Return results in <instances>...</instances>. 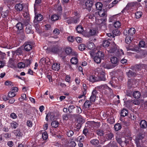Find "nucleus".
Wrapping results in <instances>:
<instances>
[{
	"label": "nucleus",
	"mask_w": 147,
	"mask_h": 147,
	"mask_svg": "<svg viewBox=\"0 0 147 147\" xmlns=\"http://www.w3.org/2000/svg\"><path fill=\"white\" fill-rule=\"evenodd\" d=\"M73 14L75 16L74 17H71L67 20V22L68 24L71 23L76 24L78 23L80 21V15L78 13L77 11H75L73 13Z\"/></svg>",
	"instance_id": "nucleus-1"
},
{
	"label": "nucleus",
	"mask_w": 147,
	"mask_h": 147,
	"mask_svg": "<svg viewBox=\"0 0 147 147\" xmlns=\"http://www.w3.org/2000/svg\"><path fill=\"white\" fill-rule=\"evenodd\" d=\"M104 56V53L101 51H98L96 53L94 57V61L97 63L100 62L101 60L102 59Z\"/></svg>",
	"instance_id": "nucleus-2"
},
{
	"label": "nucleus",
	"mask_w": 147,
	"mask_h": 147,
	"mask_svg": "<svg viewBox=\"0 0 147 147\" xmlns=\"http://www.w3.org/2000/svg\"><path fill=\"white\" fill-rule=\"evenodd\" d=\"M109 49L108 50V52L110 53H116L118 50V47L114 42H113L112 46L109 47Z\"/></svg>",
	"instance_id": "nucleus-3"
},
{
	"label": "nucleus",
	"mask_w": 147,
	"mask_h": 147,
	"mask_svg": "<svg viewBox=\"0 0 147 147\" xmlns=\"http://www.w3.org/2000/svg\"><path fill=\"white\" fill-rule=\"evenodd\" d=\"M87 79L90 82L92 83L99 81L98 78L94 75H91L88 76Z\"/></svg>",
	"instance_id": "nucleus-4"
},
{
	"label": "nucleus",
	"mask_w": 147,
	"mask_h": 147,
	"mask_svg": "<svg viewBox=\"0 0 147 147\" xmlns=\"http://www.w3.org/2000/svg\"><path fill=\"white\" fill-rule=\"evenodd\" d=\"M144 138V136L143 134L138 135L136 138L135 142L136 143L143 142V140Z\"/></svg>",
	"instance_id": "nucleus-5"
},
{
	"label": "nucleus",
	"mask_w": 147,
	"mask_h": 147,
	"mask_svg": "<svg viewBox=\"0 0 147 147\" xmlns=\"http://www.w3.org/2000/svg\"><path fill=\"white\" fill-rule=\"evenodd\" d=\"M97 94V91L95 90H93L92 95L90 98V101L92 102H94L96 98V96Z\"/></svg>",
	"instance_id": "nucleus-6"
},
{
	"label": "nucleus",
	"mask_w": 147,
	"mask_h": 147,
	"mask_svg": "<svg viewBox=\"0 0 147 147\" xmlns=\"http://www.w3.org/2000/svg\"><path fill=\"white\" fill-rule=\"evenodd\" d=\"M42 19V15L40 14H35V19L34 21V23H36L38 21H40Z\"/></svg>",
	"instance_id": "nucleus-7"
},
{
	"label": "nucleus",
	"mask_w": 147,
	"mask_h": 147,
	"mask_svg": "<svg viewBox=\"0 0 147 147\" xmlns=\"http://www.w3.org/2000/svg\"><path fill=\"white\" fill-rule=\"evenodd\" d=\"M111 63L115 65V66H116L118 64L119 60L115 57H113L111 58Z\"/></svg>",
	"instance_id": "nucleus-8"
},
{
	"label": "nucleus",
	"mask_w": 147,
	"mask_h": 147,
	"mask_svg": "<svg viewBox=\"0 0 147 147\" xmlns=\"http://www.w3.org/2000/svg\"><path fill=\"white\" fill-rule=\"evenodd\" d=\"M99 15L101 17L106 18L107 16V11L105 9H101L98 12Z\"/></svg>",
	"instance_id": "nucleus-9"
},
{
	"label": "nucleus",
	"mask_w": 147,
	"mask_h": 147,
	"mask_svg": "<svg viewBox=\"0 0 147 147\" xmlns=\"http://www.w3.org/2000/svg\"><path fill=\"white\" fill-rule=\"evenodd\" d=\"M24 45V49L26 51H29L32 49V46L29 42L25 43Z\"/></svg>",
	"instance_id": "nucleus-10"
},
{
	"label": "nucleus",
	"mask_w": 147,
	"mask_h": 147,
	"mask_svg": "<svg viewBox=\"0 0 147 147\" xmlns=\"http://www.w3.org/2000/svg\"><path fill=\"white\" fill-rule=\"evenodd\" d=\"M94 1V0H87L85 3L86 8L91 7L92 6Z\"/></svg>",
	"instance_id": "nucleus-11"
},
{
	"label": "nucleus",
	"mask_w": 147,
	"mask_h": 147,
	"mask_svg": "<svg viewBox=\"0 0 147 147\" xmlns=\"http://www.w3.org/2000/svg\"><path fill=\"white\" fill-rule=\"evenodd\" d=\"M15 8L17 11H21L22 10L23 6L22 4L18 3L16 5Z\"/></svg>",
	"instance_id": "nucleus-12"
},
{
	"label": "nucleus",
	"mask_w": 147,
	"mask_h": 147,
	"mask_svg": "<svg viewBox=\"0 0 147 147\" xmlns=\"http://www.w3.org/2000/svg\"><path fill=\"white\" fill-rule=\"evenodd\" d=\"M106 21V18H105L104 19H97L96 20V23L98 25H103L105 24Z\"/></svg>",
	"instance_id": "nucleus-13"
},
{
	"label": "nucleus",
	"mask_w": 147,
	"mask_h": 147,
	"mask_svg": "<svg viewBox=\"0 0 147 147\" xmlns=\"http://www.w3.org/2000/svg\"><path fill=\"white\" fill-rule=\"evenodd\" d=\"M25 32L27 34H32L33 31L32 29L31 25H28L27 26L25 30Z\"/></svg>",
	"instance_id": "nucleus-14"
},
{
	"label": "nucleus",
	"mask_w": 147,
	"mask_h": 147,
	"mask_svg": "<svg viewBox=\"0 0 147 147\" xmlns=\"http://www.w3.org/2000/svg\"><path fill=\"white\" fill-rule=\"evenodd\" d=\"M52 69L55 71H58L60 69V64L58 63H54L52 66Z\"/></svg>",
	"instance_id": "nucleus-15"
},
{
	"label": "nucleus",
	"mask_w": 147,
	"mask_h": 147,
	"mask_svg": "<svg viewBox=\"0 0 147 147\" xmlns=\"http://www.w3.org/2000/svg\"><path fill=\"white\" fill-rule=\"evenodd\" d=\"M134 84H135V81L133 80H129L127 83L128 86L129 88H131L132 87H135L136 85Z\"/></svg>",
	"instance_id": "nucleus-16"
},
{
	"label": "nucleus",
	"mask_w": 147,
	"mask_h": 147,
	"mask_svg": "<svg viewBox=\"0 0 147 147\" xmlns=\"http://www.w3.org/2000/svg\"><path fill=\"white\" fill-rule=\"evenodd\" d=\"M27 16V19H24V24L27 26L28 25H30L29 24V15L28 13H26Z\"/></svg>",
	"instance_id": "nucleus-17"
},
{
	"label": "nucleus",
	"mask_w": 147,
	"mask_h": 147,
	"mask_svg": "<svg viewBox=\"0 0 147 147\" xmlns=\"http://www.w3.org/2000/svg\"><path fill=\"white\" fill-rule=\"evenodd\" d=\"M136 32V30L134 28H132L128 30V34L130 36H132Z\"/></svg>",
	"instance_id": "nucleus-18"
},
{
	"label": "nucleus",
	"mask_w": 147,
	"mask_h": 147,
	"mask_svg": "<svg viewBox=\"0 0 147 147\" xmlns=\"http://www.w3.org/2000/svg\"><path fill=\"white\" fill-rule=\"evenodd\" d=\"M105 73L104 72L102 71L100 74V76L98 77V79L99 81H105L106 80V78L105 77Z\"/></svg>",
	"instance_id": "nucleus-19"
},
{
	"label": "nucleus",
	"mask_w": 147,
	"mask_h": 147,
	"mask_svg": "<svg viewBox=\"0 0 147 147\" xmlns=\"http://www.w3.org/2000/svg\"><path fill=\"white\" fill-rule=\"evenodd\" d=\"M98 33L97 29L96 28H92L90 30L89 34L90 36L94 35Z\"/></svg>",
	"instance_id": "nucleus-20"
},
{
	"label": "nucleus",
	"mask_w": 147,
	"mask_h": 147,
	"mask_svg": "<svg viewBox=\"0 0 147 147\" xmlns=\"http://www.w3.org/2000/svg\"><path fill=\"white\" fill-rule=\"evenodd\" d=\"M136 67L138 70H141L142 69H145L147 67V65L143 64H141L136 65Z\"/></svg>",
	"instance_id": "nucleus-21"
},
{
	"label": "nucleus",
	"mask_w": 147,
	"mask_h": 147,
	"mask_svg": "<svg viewBox=\"0 0 147 147\" xmlns=\"http://www.w3.org/2000/svg\"><path fill=\"white\" fill-rule=\"evenodd\" d=\"M133 96L135 98H138L141 96L140 93L138 91H135L133 93Z\"/></svg>",
	"instance_id": "nucleus-22"
},
{
	"label": "nucleus",
	"mask_w": 147,
	"mask_h": 147,
	"mask_svg": "<svg viewBox=\"0 0 147 147\" xmlns=\"http://www.w3.org/2000/svg\"><path fill=\"white\" fill-rule=\"evenodd\" d=\"M114 135L113 133H109L106 135V138L107 140H110L113 138Z\"/></svg>",
	"instance_id": "nucleus-23"
},
{
	"label": "nucleus",
	"mask_w": 147,
	"mask_h": 147,
	"mask_svg": "<svg viewBox=\"0 0 147 147\" xmlns=\"http://www.w3.org/2000/svg\"><path fill=\"white\" fill-rule=\"evenodd\" d=\"M140 125L141 127L143 128H145L147 127V123L146 122L145 120H142L141 121Z\"/></svg>",
	"instance_id": "nucleus-24"
},
{
	"label": "nucleus",
	"mask_w": 147,
	"mask_h": 147,
	"mask_svg": "<svg viewBox=\"0 0 147 147\" xmlns=\"http://www.w3.org/2000/svg\"><path fill=\"white\" fill-rule=\"evenodd\" d=\"M95 5L96 9L98 10H100L102 9L103 5L102 3L100 2H98Z\"/></svg>",
	"instance_id": "nucleus-25"
},
{
	"label": "nucleus",
	"mask_w": 147,
	"mask_h": 147,
	"mask_svg": "<svg viewBox=\"0 0 147 147\" xmlns=\"http://www.w3.org/2000/svg\"><path fill=\"white\" fill-rule=\"evenodd\" d=\"M13 133L14 134L17 136H22V135L21 132H20V130L19 129H17L16 130H14Z\"/></svg>",
	"instance_id": "nucleus-26"
},
{
	"label": "nucleus",
	"mask_w": 147,
	"mask_h": 147,
	"mask_svg": "<svg viewBox=\"0 0 147 147\" xmlns=\"http://www.w3.org/2000/svg\"><path fill=\"white\" fill-rule=\"evenodd\" d=\"M124 54V53L123 50L121 49L119 50L118 49V50L115 54V55L118 57H119L122 55H123Z\"/></svg>",
	"instance_id": "nucleus-27"
},
{
	"label": "nucleus",
	"mask_w": 147,
	"mask_h": 147,
	"mask_svg": "<svg viewBox=\"0 0 147 147\" xmlns=\"http://www.w3.org/2000/svg\"><path fill=\"white\" fill-rule=\"evenodd\" d=\"M109 87L106 84L102 85V90H104V93L106 94H107L108 93V91L107 92L108 89L109 88Z\"/></svg>",
	"instance_id": "nucleus-28"
},
{
	"label": "nucleus",
	"mask_w": 147,
	"mask_h": 147,
	"mask_svg": "<svg viewBox=\"0 0 147 147\" xmlns=\"http://www.w3.org/2000/svg\"><path fill=\"white\" fill-rule=\"evenodd\" d=\"M16 27L18 30H21L23 28L24 26L22 23L19 22L16 24Z\"/></svg>",
	"instance_id": "nucleus-29"
},
{
	"label": "nucleus",
	"mask_w": 147,
	"mask_h": 147,
	"mask_svg": "<svg viewBox=\"0 0 147 147\" xmlns=\"http://www.w3.org/2000/svg\"><path fill=\"white\" fill-rule=\"evenodd\" d=\"M136 74L134 72L131 70H129V71L127 73V74L129 77L135 76Z\"/></svg>",
	"instance_id": "nucleus-30"
},
{
	"label": "nucleus",
	"mask_w": 147,
	"mask_h": 147,
	"mask_svg": "<svg viewBox=\"0 0 147 147\" xmlns=\"http://www.w3.org/2000/svg\"><path fill=\"white\" fill-rule=\"evenodd\" d=\"M133 39V37L131 36H127L125 39V42L127 44H129Z\"/></svg>",
	"instance_id": "nucleus-31"
},
{
	"label": "nucleus",
	"mask_w": 147,
	"mask_h": 147,
	"mask_svg": "<svg viewBox=\"0 0 147 147\" xmlns=\"http://www.w3.org/2000/svg\"><path fill=\"white\" fill-rule=\"evenodd\" d=\"M128 112L126 109H123L121 111V115L123 117H125L127 115Z\"/></svg>",
	"instance_id": "nucleus-32"
},
{
	"label": "nucleus",
	"mask_w": 147,
	"mask_h": 147,
	"mask_svg": "<svg viewBox=\"0 0 147 147\" xmlns=\"http://www.w3.org/2000/svg\"><path fill=\"white\" fill-rule=\"evenodd\" d=\"M59 17L58 15L54 14L52 15L51 17V18L52 21H55L59 19Z\"/></svg>",
	"instance_id": "nucleus-33"
},
{
	"label": "nucleus",
	"mask_w": 147,
	"mask_h": 147,
	"mask_svg": "<svg viewBox=\"0 0 147 147\" xmlns=\"http://www.w3.org/2000/svg\"><path fill=\"white\" fill-rule=\"evenodd\" d=\"M71 62L72 64H76L78 62V59L76 57H72L71 59Z\"/></svg>",
	"instance_id": "nucleus-34"
},
{
	"label": "nucleus",
	"mask_w": 147,
	"mask_h": 147,
	"mask_svg": "<svg viewBox=\"0 0 147 147\" xmlns=\"http://www.w3.org/2000/svg\"><path fill=\"white\" fill-rule=\"evenodd\" d=\"M90 142L92 144L94 145H97L99 143V141L97 139L91 140Z\"/></svg>",
	"instance_id": "nucleus-35"
},
{
	"label": "nucleus",
	"mask_w": 147,
	"mask_h": 147,
	"mask_svg": "<svg viewBox=\"0 0 147 147\" xmlns=\"http://www.w3.org/2000/svg\"><path fill=\"white\" fill-rule=\"evenodd\" d=\"M91 102L89 100L86 101L84 103V105L85 107L88 108L91 105Z\"/></svg>",
	"instance_id": "nucleus-36"
},
{
	"label": "nucleus",
	"mask_w": 147,
	"mask_h": 147,
	"mask_svg": "<svg viewBox=\"0 0 147 147\" xmlns=\"http://www.w3.org/2000/svg\"><path fill=\"white\" fill-rule=\"evenodd\" d=\"M51 125L53 127L56 128L58 126L59 123L57 121H54L52 122Z\"/></svg>",
	"instance_id": "nucleus-37"
},
{
	"label": "nucleus",
	"mask_w": 147,
	"mask_h": 147,
	"mask_svg": "<svg viewBox=\"0 0 147 147\" xmlns=\"http://www.w3.org/2000/svg\"><path fill=\"white\" fill-rule=\"evenodd\" d=\"M83 28L81 26H78L76 28V30L78 33H80L83 31Z\"/></svg>",
	"instance_id": "nucleus-38"
},
{
	"label": "nucleus",
	"mask_w": 147,
	"mask_h": 147,
	"mask_svg": "<svg viewBox=\"0 0 147 147\" xmlns=\"http://www.w3.org/2000/svg\"><path fill=\"white\" fill-rule=\"evenodd\" d=\"M121 125L119 123L115 124L114 126L115 129L116 131L119 130L121 129Z\"/></svg>",
	"instance_id": "nucleus-39"
},
{
	"label": "nucleus",
	"mask_w": 147,
	"mask_h": 147,
	"mask_svg": "<svg viewBox=\"0 0 147 147\" xmlns=\"http://www.w3.org/2000/svg\"><path fill=\"white\" fill-rule=\"evenodd\" d=\"M16 95V93L11 91L8 93V97L9 98H12Z\"/></svg>",
	"instance_id": "nucleus-40"
},
{
	"label": "nucleus",
	"mask_w": 147,
	"mask_h": 147,
	"mask_svg": "<svg viewBox=\"0 0 147 147\" xmlns=\"http://www.w3.org/2000/svg\"><path fill=\"white\" fill-rule=\"evenodd\" d=\"M58 49L57 46L53 47L51 49V51L54 53H56L58 51Z\"/></svg>",
	"instance_id": "nucleus-41"
},
{
	"label": "nucleus",
	"mask_w": 147,
	"mask_h": 147,
	"mask_svg": "<svg viewBox=\"0 0 147 147\" xmlns=\"http://www.w3.org/2000/svg\"><path fill=\"white\" fill-rule=\"evenodd\" d=\"M109 42L107 40H104L103 41L102 44L103 46L104 47H108L109 46Z\"/></svg>",
	"instance_id": "nucleus-42"
},
{
	"label": "nucleus",
	"mask_w": 147,
	"mask_h": 147,
	"mask_svg": "<svg viewBox=\"0 0 147 147\" xmlns=\"http://www.w3.org/2000/svg\"><path fill=\"white\" fill-rule=\"evenodd\" d=\"M72 51V49L71 47H67L65 49V52L67 54L69 55H70L71 54Z\"/></svg>",
	"instance_id": "nucleus-43"
},
{
	"label": "nucleus",
	"mask_w": 147,
	"mask_h": 147,
	"mask_svg": "<svg viewBox=\"0 0 147 147\" xmlns=\"http://www.w3.org/2000/svg\"><path fill=\"white\" fill-rule=\"evenodd\" d=\"M142 15V12L141 11H138L135 13V17L138 19L140 18Z\"/></svg>",
	"instance_id": "nucleus-44"
},
{
	"label": "nucleus",
	"mask_w": 147,
	"mask_h": 147,
	"mask_svg": "<svg viewBox=\"0 0 147 147\" xmlns=\"http://www.w3.org/2000/svg\"><path fill=\"white\" fill-rule=\"evenodd\" d=\"M114 26L115 28H119L121 26V23L119 21H117L114 22Z\"/></svg>",
	"instance_id": "nucleus-45"
},
{
	"label": "nucleus",
	"mask_w": 147,
	"mask_h": 147,
	"mask_svg": "<svg viewBox=\"0 0 147 147\" xmlns=\"http://www.w3.org/2000/svg\"><path fill=\"white\" fill-rule=\"evenodd\" d=\"M86 45L84 44H81L79 46V49L80 50L82 51L84 50L86 47Z\"/></svg>",
	"instance_id": "nucleus-46"
},
{
	"label": "nucleus",
	"mask_w": 147,
	"mask_h": 147,
	"mask_svg": "<svg viewBox=\"0 0 147 147\" xmlns=\"http://www.w3.org/2000/svg\"><path fill=\"white\" fill-rule=\"evenodd\" d=\"M94 46V44L92 42H89L87 45V47L88 49L91 50L92 49Z\"/></svg>",
	"instance_id": "nucleus-47"
},
{
	"label": "nucleus",
	"mask_w": 147,
	"mask_h": 147,
	"mask_svg": "<svg viewBox=\"0 0 147 147\" xmlns=\"http://www.w3.org/2000/svg\"><path fill=\"white\" fill-rule=\"evenodd\" d=\"M74 134V132L71 130H68L67 131V135L69 137L72 136Z\"/></svg>",
	"instance_id": "nucleus-48"
},
{
	"label": "nucleus",
	"mask_w": 147,
	"mask_h": 147,
	"mask_svg": "<svg viewBox=\"0 0 147 147\" xmlns=\"http://www.w3.org/2000/svg\"><path fill=\"white\" fill-rule=\"evenodd\" d=\"M42 137L44 140H46L48 137L47 132H43L42 134Z\"/></svg>",
	"instance_id": "nucleus-49"
},
{
	"label": "nucleus",
	"mask_w": 147,
	"mask_h": 147,
	"mask_svg": "<svg viewBox=\"0 0 147 147\" xmlns=\"http://www.w3.org/2000/svg\"><path fill=\"white\" fill-rule=\"evenodd\" d=\"M60 33L59 30L57 28L55 29L53 31V34L55 36L58 35Z\"/></svg>",
	"instance_id": "nucleus-50"
},
{
	"label": "nucleus",
	"mask_w": 147,
	"mask_h": 147,
	"mask_svg": "<svg viewBox=\"0 0 147 147\" xmlns=\"http://www.w3.org/2000/svg\"><path fill=\"white\" fill-rule=\"evenodd\" d=\"M75 37L72 36H70L67 38V40L69 42H73L74 40Z\"/></svg>",
	"instance_id": "nucleus-51"
},
{
	"label": "nucleus",
	"mask_w": 147,
	"mask_h": 147,
	"mask_svg": "<svg viewBox=\"0 0 147 147\" xmlns=\"http://www.w3.org/2000/svg\"><path fill=\"white\" fill-rule=\"evenodd\" d=\"M78 121L79 122L78 123L80 124V123H83L84 122V119L81 117H79V118L78 119Z\"/></svg>",
	"instance_id": "nucleus-52"
},
{
	"label": "nucleus",
	"mask_w": 147,
	"mask_h": 147,
	"mask_svg": "<svg viewBox=\"0 0 147 147\" xmlns=\"http://www.w3.org/2000/svg\"><path fill=\"white\" fill-rule=\"evenodd\" d=\"M112 33L113 35L115 36H117L118 35L119 33V31L117 29L114 30L113 32Z\"/></svg>",
	"instance_id": "nucleus-53"
},
{
	"label": "nucleus",
	"mask_w": 147,
	"mask_h": 147,
	"mask_svg": "<svg viewBox=\"0 0 147 147\" xmlns=\"http://www.w3.org/2000/svg\"><path fill=\"white\" fill-rule=\"evenodd\" d=\"M25 66V64L22 62L19 63L18 64V67L20 68H24Z\"/></svg>",
	"instance_id": "nucleus-54"
},
{
	"label": "nucleus",
	"mask_w": 147,
	"mask_h": 147,
	"mask_svg": "<svg viewBox=\"0 0 147 147\" xmlns=\"http://www.w3.org/2000/svg\"><path fill=\"white\" fill-rule=\"evenodd\" d=\"M84 140V137L83 136H80L77 138L78 142H82Z\"/></svg>",
	"instance_id": "nucleus-55"
},
{
	"label": "nucleus",
	"mask_w": 147,
	"mask_h": 147,
	"mask_svg": "<svg viewBox=\"0 0 147 147\" xmlns=\"http://www.w3.org/2000/svg\"><path fill=\"white\" fill-rule=\"evenodd\" d=\"M65 80L68 83H70L71 82L70 76L69 75H66L65 76Z\"/></svg>",
	"instance_id": "nucleus-56"
},
{
	"label": "nucleus",
	"mask_w": 147,
	"mask_h": 147,
	"mask_svg": "<svg viewBox=\"0 0 147 147\" xmlns=\"http://www.w3.org/2000/svg\"><path fill=\"white\" fill-rule=\"evenodd\" d=\"M75 107L72 105L69 106L68 108V111L69 113L72 112L73 109H74Z\"/></svg>",
	"instance_id": "nucleus-57"
},
{
	"label": "nucleus",
	"mask_w": 147,
	"mask_h": 147,
	"mask_svg": "<svg viewBox=\"0 0 147 147\" xmlns=\"http://www.w3.org/2000/svg\"><path fill=\"white\" fill-rule=\"evenodd\" d=\"M69 145L71 147H74L76 145V144L74 141H71L69 143Z\"/></svg>",
	"instance_id": "nucleus-58"
},
{
	"label": "nucleus",
	"mask_w": 147,
	"mask_h": 147,
	"mask_svg": "<svg viewBox=\"0 0 147 147\" xmlns=\"http://www.w3.org/2000/svg\"><path fill=\"white\" fill-rule=\"evenodd\" d=\"M11 125L12 127L15 129L17 127L18 124L16 122H13L11 123Z\"/></svg>",
	"instance_id": "nucleus-59"
},
{
	"label": "nucleus",
	"mask_w": 147,
	"mask_h": 147,
	"mask_svg": "<svg viewBox=\"0 0 147 147\" xmlns=\"http://www.w3.org/2000/svg\"><path fill=\"white\" fill-rule=\"evenodd\" d=\"M132 103L135 105H139L140 103V101L137 99L134 100L132 101Z\"/></svg>",
	"instance_id": "nucleus-60"
},
{
	"label": "nucleus",
	"mask_w": 147,
	"mask_h": 147,
	"mask_svg": "<svg viewBox=\"0 0 147 147\" xmlns=\"http://www.w3.org/2000/svg\"><path fill=\"white\" fill-rule=\"evenodd\" d=\"M97 134L98 136H102L103 135V132L102 130L98 129L97 131Z\"/></svg>",
	"instance_id": "nucleus-61"
},
{
	"label": "nucleus",
	"mask_w": 147,
	"mask_h": 147,
	"mask_svg": "<svg viewBox=\"0 0 147 147\" xmlns=\"http://www.w3.org/2000/svg\"><path fill=\"white\" fill-rule=\"evenodd\" d=\"M76 40L78 43H81L82 41V39L80 37H77L76 38Z\"/></svg>",
	"instance_id": "nucleus-62"
},
{
	"label": "nucleus",
	"mask_w": 147,
	"mask_h": 147,
	"mask_svg": "<svg viewBox=\"0 0 147 147\" xmlns=\"http://www.w3.org/2000/svg\"><path fill=\"white\" fill-rule=\"evenodd\" d=\"M116 139L118 143L119 144H121L122 142V141L121 138L119 137H118L117 136L116 137Z\"/></svg>",
	"instance_id": "nucleus-63"
},
{
	"label": "nucleus",
	"mask_w": 147,
	"mask_h": 147,
	"mask_svg": "<svg viewBox=\"0 0 147 147\" xmlns=\"http://www.w3.org/2000/svg\"><path fill=\"white\" fill-rule=\"evenodd\" d=\"M27 125L29 127H31L32 126V123L30 120H28L26 122Z\"/></svg>",
	"instance_id": "nucleus-64"
}]
</instances>
